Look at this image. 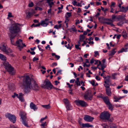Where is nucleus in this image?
I'll return each mask as SVG.
<instances>
[{
	"label": "nucleus",
	"instance_id": "14",
	"mask_svg": "<svg viewBox=\"0 0 128 128\" xmlns=\"http://www.w3.org/2000/svg\"><path fill=\"white\" fill-rule=\"evenodd\" d=\"M94 118L90 116L85 115L84 118V120L87 122H91L92 121Z\"/></svg>",
	"mask_w": 128,
	"mask_h": 128
},
{
	"label": "nucleus",
	"instance_id": "19",
	"mask_svg": "<svg viewBox=\"0 0 128 128\" xmlns=\"http://www.w3.org/2000/svg\"><path fill=\"white\" fill-rule=\"evenodd\" d=\"M103 100L106 105L108 104L110 102L108 97L107 96H104Z\"/></svg>",
	"mask_w": 128,
	"mask_h": 128
},
{
	"label": "nucleus",
	"instance_id": "24",
	"mask_svg": "<svg viewBox=\"0 0 128 128\" xmlns=\"http://www.w3.org/2000/svg\"><path fill=\"white\" fill-rule=\"evenodd\" d=\"M122 36L124 38H128L127 33L126 31L124 30L122 32Z\"/></svg>",
	"mask_w": 128,
	"mask_h": 128
},
{
	"label": "nucleus",
	"instance_id": "17",
	"mask_svg": "<svg viewBox=\"0 0 128 128\" xmlns=\"http://www.w3.org/2000/svg\"><path fill=\"white\" fill-rule=\"evenodd\" d=\"M110 86H107V87L105 86V87L106 88V95L109 96H111L112 93L111 91V88H110Z\"/></svg>",
	"mask_w": 128,
	"mask_h": 128
},
{
	"label": "nucleus",
	"instance_id": "38",
	"mask_svg": "<svg viewBox=\"0 0 128 128\" xmlns=\"http://www.w3.org/2000/svg\"><path fill=\"white\" fill-rule=\"evenodd\" d=\"M46 122H45L44 123H42L40 125L42 128H45L44 126L46 125Z\"/></svg>",
	"mask_w": 128,
	"mask_h": 128
},
{
	"label": "nucleus",
	"instance_id": "46",
	"mask_svg": "<svg viewBox=\"0 0 128 128\" xmlns=\"http://www.w3.org/2000/svg\"><path fill=\"white\" fill-rule=\"evenodd\" d=\"M47 118V116H46L44 118H41L40 120V122L42 123V122L44 120H45Z\"/></svg>",
	"mask_w": 128,
	"mask_h": 128
},
{
	"label": "nucleus",
	"instance_id": "6",
	"mask_svg": "<svg viewBox=\"0 0 128 128\" xmlns=\"http://www.w3.org/2000/svg\"><path fill=\"white\" fill-rule=\"evenodd\" d=\"M44 84L42 86V88L50 90L53 88V86L50 80L48 79L46 80L44 82Z\"/></svg>",
	"mask_w": 128,
	"mask_h": 128
},
{
	"label": "nucleus",
	"instance_id": "64",
	"mask_svg": "<svg viewBox=\"0 0 128 128\" xmlns=\"http://www.w3.org/2000/svg\"><path fill=\"white\" fill-rule=\"evenodd\" d=\"M54 82L55 83V84L56 85H57L58 84L60 83V82L57 80H55Z\"/></svg>",
	"mask_w": 128,
	"mask_h": 128
},
{
	"label": "nucleus",
	"instance_id": "49",
	"mask_svg": "<svg viewBox=\"0 0 128 128\" xmlns=\"http://www.w3.org/2000/svg\"><path fill=\"white\" fill-rule=\"evenodd\" d=\"M34 4L33 2H32L28 4V6L30 7H31L33 6Z\"/></svg>",
	"mask_w": 128,
	"mask_h": 128
},
{
	"label": "nucleus",
	"instance_id": "45",
	"mask_svg": "<svg viewBox=\"0 0 128 128\" xmlns=\"http://www.w3.org/2000/svg\"><path fill=\"white\" fill-rule=\"evenodd\" d=\"M66 20L64 22L68 23V22L69 20L68 19V18L67 16H65Z\"/></svg>",
	"mask_w": 128,
	"mask_h": 128
},
{
	"label": "nucleus",
	"instance_id": "30",
	"mask_svg": "<svg viewBox=\"0 0 128 128\" xmlns=\"http://www.w3.org/2000/svg\"><path fill=\"white\" fill-rule=\"evenodd\" d=\"M127 50L128 48H122L120 51L118 52V53H122L123 52H127Z\"/></svg>",
	"mask_w": 128,
	"mask_h": 128
},
{
	"label": "nucleus",
	"instance_id": "8",
	"mask_svg": "<svg viewBox=\"0 0 128 128\" xmlns=\"http://www.w3.org/2000/svg\"><path fill=\"white\" fill-rule=\"evenodd\" d=\"M92 96L90 90L86 91L85 93L84 96V99L86 100H91L92 99Z\"/></svg>",
	"mask_w": 128,
	"mask_h": 128
},
{
	"label": "nucleus",
	"instance_id": "51",
	"mask_svg": "<svg viewBox=\"0 0 128 128\" xmlns=\"http://www.w3.org/2000/svg\"><path fill=\"white\" fill-rule=\"evenodd\" d=\"M66 84H67L68 86V87L70 88H71V87L73 86L72 84H70L68 82Z\"/></svg>",
	"mask_w": 128,
	"mask_h": 128
},
{
	"label": "nucleus",
	"instance_id": "35",
	"mask_svg": "<svg viewBox=\"0 0 128 128\" xmlns=\"http://www.w3.org/2000/svg\"><path fill=\"white\" fill-rule=\"evenodd\" d=\"M52 56H54L57 60H58L60 58V56H59L56 55L54 53H52Z\"/></svg>",
	"mask_w": 128,
	"mask_h": 128
},
{
	"label": "nucleus",
	"instance_id": "56",
	"mask_svg": "<svg viewBox=\"0 0 128 128\" xmlns=\"http://www.w3.org/2000/svg\"><path fill=\"white\" fill-rule=\"evenodd\" d=\"M103 125L104 128H108V126L106 124H103Z\"/></svg>",
	"mask_w": 128,
	"mask_h": 128
},
{
	"label": "nucleus",
	"instance_id": "58",
	"mask_svg": "<svg viewBox=\"0 0 128 128\" xmlns=\"http://www.w3.org/2000/svg\"><path fill=\"white\" fill-rule=\"evenodd\" d=\"M81 11V10L80 8H78V11H77V12L78 13H80Z\"/></svg>",
	"mask_w": 128,
	"mask_h": 128
},
{
	"label": "nucleus",
	"instance_id": "50",
	"mask_svg": "<svg viewBox=\"0 0 128 128\" xmlns=\"http://www.w3.org/2000/svg\"><path fill=\"white\" fill-rule=\"evenodd\" d=\"M8 17L10 18H11L13 17V16L12 15V13L11 12H9L8 13Z\"/></svg>",
	"mask_w": 128,
	"mask_h": 128
},
{
	"label": "nucleus",
	"instance_id": "33",
	"mask_svg": "<svg viewBox=\"0 0 128 128\" xmlns=\"http://www.w3.org/2000/svg\"><path fill=\"white\" fill-rule=\"evenodd\" d=\"M80 42H82L83 41V40L85 38V36L84 35H80Z\"/></svg>",
	"mask_w": 128,
	"mask_h": 128
},
{
	"label": "nucleus",
	"instance_id": "42",
	"mask_svg": "<svg viewBox=\"0 0 128 128\" xmlns=\"http://www.w3.org/2000/svg\"><path fill=\"white\" fill-rule=\"evenodd\" d=\"M57 65V64L56 62H54L50 66L52 67H53L54 66H56Z\"/></svg>",
	"mask_w": 128,
	"mask_h": 128
},
{
	"label": "nucleus",
	"instance_id": "60",
	"mask_svg": "<svg viewBox=\"0 0 128 128\" xmlns=\"http://www.w3.org/2000/svg\"><path fill=\"white\" fill-rule=\"evenodd\" d=\"M90 7V4H88V6H85L84 8L85 9H88Z\"/></svg>",
	"mask_w": 128,
	"mask_h": 128
},
{
	"label": "nucleus",
	"instance_id": "57",
	"mask_svg": "<svg viewBox=\"0 0 128 128\" xmlns=\"http://www.w3.org/2000/svg\"><path fill=\"white\" fill-rule=\"evenodd\" d=\"M99 61H100L98 60H96L95 61V62L94 63V64L95 65L97 64H98H98H99Z\"/></svg>",
	"mask_w": 128,
	"mask_h": 128
},
{
	"label": "nucleus",
	"instance_id": "5",
	"mask_svg": "<svg viewBox=\"0 0 128 128\" xmlns=\"http://www.w3.org/2000/svg\"><path fill=\"white\" fill-rule=\"evenodd\" d=\"M20 115L22 119V123L23 124L27 127H29L26 120V113L24 112L21 111L20 112Z\"/></svg>",
	"mask_w": 128,
	"mask_h": 128
},
{
	"label": "nucleus",
	"instance_id": "53",
	"mask_svg": "<svg viewBox=\"0 0 128 128\" xmlns=\"http://www.w3.org/2000/svg\"><path fill=\"white\" fill-rule=\"evenodd\" d=\"M123 24V23L122 22H120L118 23L117 24L119 26H122Z\"/></svg>",
	"mask_w": 128,
	"mask_h": 128
},
{
	"label": "nucleus",
	"instance_id": "31",
	"mask_svg": "<svg viewBox=\"0 0 128 128\" xmlns=\"http://www.w3.org/2000/svg\"><path fill=\"white\" fill-rule=\"evenodd\" d=\"M66 106L67 110H72V107L70 104L66 105Z\"/></svg>",
	"mask_w": 128,
	"mask_h": 128
},
{
	"label": "nucleus",
	"instance_id": "54",
	"mask_svg": "<svg viewBox=\"0 0 128 128\" xmlns=\"http://www.w3.org/2000/svg\"><path fill=\"white\" fill-rule=\"evenodd\" d=\"M95 78L96 79L98 80H100V78L98 76H96V77Z\"/></svg>",
	"mask_w": 128,
	"mask_h": 128
},
{
	"label": "nucleus",
	"instance_id": "9",
	"mask_svg": "<svg viewBox=\"0 0 128 128\" xmlns=\"http://www.w3.org/2000/svg\"><path fill=\"white\" fill-rule=\"evenodd\" d=\"M7 46L6 44H1L0 45V50L2 51L5 52L6 54H8L12 52L11 50H7Z\"/></svg>",
	"mask_w": 128,
	"mask_h": 128
},
{
	"label": "nucleus",
	"instance_id": "23",
	"mask_svg": "<svg viewBox=\"0 0 128 128\" xmlns=\"http://www.w3.org/2000/svg\"><path fill=\"white\" fill-rule=\"evenodd\" d=\"M16 36V35H11L10 36V40L11 43L14 45L16 46V42L15 43L13 39Z\"/></svg>",
	"mask_w": 128,
	"mask_h": 128
},
{
	"label": "nucleus",
	"instance_id": "11",
	"mask_svg": "<svg viewBox=\"0 0 128 128\" xmlns=\"http://www.w3.org/2000/svg\"><path fill=\"white\" fill-rule=\"evenodd\" d=\"M105 78L104 80V86H106V87L107 86H110L111 84V83L110 82V77L109 76H106L104 77Z\"/></svg>",
	"mask_w": 128,
	"mask_h": 128
},
{
	"label": "nucleus",
	"instance_id": "15",
	"mask_svg": "<svg viewBox=\"0 0 128 128\" xmlns=\"http://www.w3.org/2000/svg\"><path fill=\"white\" fill-rule=\"evenodd\" d=\"M104 23L110 25L112 26H114V24L112 23V20L110 19H105L104 21Z\"/></svg>",
	"mask_w": 128,
	"mask_h": 128
},
{
	"label": "nucleus",
	"instance_id": "26",
	"mask_svg": "<svg viewBox=\"0 0 128 128\" xmlns=\"http://www.w3.org/2000/svg\"><path fill=\"white\" fill-rule=\"evenodd\" d=\"M106 105L108 106V109L111 111H112L114 108V106H113L112 104L110 103V102L108 104H107Z\"/></svg>",
	"mask_w": 128,
	"mask_h": 128
},
{
	"label": "nucleus",
	"instance_id": "1",
	"mask_svg": "<svg viewBox=\"0 0 128 128\" xmlns=\"http://www.w3.org/2000/svg\"><path fill=\"white\" fill-rule=\"evenodd\" d=\"M23 84L24 87V92L26 93L29 92L31 90H39V87L38 84L34 82L33 86L31 83V79L28 76H24L23 80Z\"/></svg>",
	"mask_w": 128,
	"mask_h": 128
},
{
	"label": "nucleus",
	"instance_id": "43",
	"mask_svg": "<svg viewBox=\"0 0 128 128\" xmlns=\"http://www.w3.org/2000/svg\"><path fill=\"white\" fill-rule=\"evenodd\" d=\"M71 46H67V45H66L65 46L68 49H70L71 50L72 48V47L73 46V44H71Z\"/></svg>",
	"mask_w": 128,
	"mask_h": 128
},
{
	"label": "nucleus",
	"instance_id": "63",
	"mask_svg": "<svg viewBox=\"0 0 128 128\" xmlns=\"http://www.w3.org/2000/svg\"><path fill=\"white\" fill-rule=\"evenodd\" d=\"M72 3L75 6L76 5V4L77 3V2L75 1H74L72 2Z\"/></svg>",
	"mask_w": 128,
	"mask_h": 128
},
{
	"label": "nucleus",
	"instance_id": "25",
	"mask_svg": "<svg viewBox=\"0 0 128 128\" xmlns=\"http://www.w3.org/2000/svg\"><path fill=\"white\" fill-rule=\"evenodd\" d=\"M47 2L50 8H51L52 5L54 4V3L52 2H50V0H47Z\"/></svg>",
	"mask_w": 128,
	"mask_h": 128
},
{
	"label": "nucleus",
	"instance_id": "61",
	"mask_svg": "<svg viewBox=\"0 0 128 128\" xmlns=\"http://www.w3.org/2000/svg\"><path fill=\"white\" fill-rule=\"evenodd\" d=\"M38 47L40 50L42 51H43V49H42L40 47V45H38Z\"/></svg>",
	"mask_w": 128,
	"mask_h": 128
},
{
	"label": "nucleus",
	"instance_id": "22",
	"mask_svg": "<svg viewBox=\"0 0 128 128\" xmlns=\"http://www.w3.org/2000/svg\"><path fill=\"white\" fill-rule=\"evenodd\" d=\"M30 107L31 109H33L34 110H35L38 109V108L36 107V106L32 102L30 103Z\"/></svg>",
	"mask_w": 128,
	"mask_h": 128
},
{
	"label": "nucleus",
	"instance_id": "4",
	"mask_svg": "<svg viewBox=\"0 0 128 128\" xmlns=\"http://www.w3.org/2000/svg\"><path fill=\"white\" fill-rule=\"evenodd\" d=\"M110 114L108 112H104L100 114V118L103 120H107L109 121L112 122L113 120L112 119H110Z\"/></svg>",
	"mask_w": 128,
	"mask_h": 128
},
{
	"label": "nucleus",
	"instance_id": "21",
	"mask_svg": "<svg viewBox=\"0 0 128 128\" xmlns=\"http://www.w3.org/2000/svg\"><path fill=\"white\" fill-rule=\"evenodd\" d=\"M124 96H114V102H117L121 99L124 98Z\"/></svg>",
	"mask_w": 128,
	"mask_h": 128
},
{
	"label": "nucleus",
	"instance_id": "47",
	"mask_svg": "<svg viewBox=\"0 0 128 128\" xmlns=\"http://www.w3.org/2000/svg\"><path fill=\"white\" fill-rule=\"evenodd\" d=\"M66 14L68 15V18L70 17V16H72V13L71 12H67L66 13Z\"/></svg>",
	"mask_w": 128,
	"mask_h": 128
},
{
	"label": "nucleus",
	"instance_id": "39",
	"mask_svg": "<svg viewBox=\"0 0 128 128\" xmlns=\"http://www.w3.org/2000/svg\"><path fill=\"white\" fill-rule=\"evenodd\" d=\"M18 94H16V92H14V94L12 96V97L14 98L16 96L18 98Z\"/></svg>",
	"mask_w": 128,
	"mask_h": 128
},
{
	"label": "nucleus",
	"instance_id": "13",
	"mask_svg": "<svg viewBox=\"0 0 128 128\" xmlns=\"http://www.w3.org/2000/svg\"><path fill=\"white\" fill-rule=\"evenodd\" d=\"M49 23V19L46 18L44 20L41 21L40 24V25L43 27H46Z\"/></svg>",
	"mask_w": 128,
	"mask_h": 128
},
{
	"label": "nucleus",
	"instance_id": "62",
	"mask_svg": "<svg viewBox=\"0 0 128 128\" xmlns=\"http://www.w3.org/2000/svg\"><path fill=\"white\" fill-rule=\"evenodd\" d=\"M121 35L120 34L118 35L116 37V38L118 39H119L120 38V37L121 36Z\"/></svg>",
	"mask_w": 128,
	"mask_h": 128
},
{
	"label": "nucleus",
	"instance_id": "7",
	"mask_svg": "<svg viewBox=\"0 0 128 128\" xmlns=\"http://www.w3.org/2000/svg\"><path fill=\"white\" fill-rule=\"evenodd\" d=\"M16 46H17L18 49L20 51L24 48V47H26V45L23 42L22 40L20 39L16 41Z\"/></svg>",
	"mask_w": 128,
	"mask_h": 128
},
{
	"label": "nucleus",
	"instance_id": "2",
	"mask_svg": "<svg viewBox=\"0 0 128 128\" xmlns=\"http://www.w3.org/2000/svg\"><path fill=\"white\" fill-rule=\"evenodd\" d=\"M0 59L5 61V62L3 63V64L5 66V68L7 71L9 72L12 75L14 74V72H12V71L14 70V68L8 62L6 61V57L3 54H0Z\"/></svg>",
	"mask_w": 128,
	"mask_h": 128
},
{
	"label": "nucleus",
	"instance_id": "44",
	"mask_svg": "<svg viewBox=\"0 0 128 128\" xmlns=\"http://www.w3.org/2000/svg\"><path fill=\"white\" fill-rule=\"evenodd\" d=\"M112 4L110 6L111 8H113L115 7V5L116 4L113 2H112L111 3Z\"/></svg>",
	"mask_w": 128,
	"mask_h": 128
},
{
	"label": "nucleus",
	"instance_id": "10",
	"mask_svg": "<svg viewBox=\"0 0 128 128\" xmlns=\"http://www.w3.org/2000/svg\"><path fill=\"white\" fill-rule=\"evenodd\" d=\"M5 116L8 119L13 123H14L16 122V116L10 113H7L5 115Z\"/></svg>",
	"mask_w": 128,
	"mask_h": 128
},
{
	"label": "nucleus",
	"instance_id": "29",
	"mask_svg": "<svg viewBox=\"0 0 128 128\" xmlns=\"http://www.w3.org/2000/svg\"><path fill=\"white\" fill-rule=\"evenodd\" d=\"M63 101L64 102L65 106L70 104L69 101L67 98L64 99L63 100Z\"/></svg>",
	"mask_w": 128,
	"mask_h": 128
},
{
	"label": "nucleus",
	"instance_id": "12",
	"mask_svg": "<svg viewBox=\"0 0 128 128\" xmlns=\"http://www.w3.org/2000/svg\"><path fill=\"white\" fill-rule=\"evenodd\" d=\"M76 104L78 106H80L82 107L88 106L87 103L85 101L81 100H76L75 101Z\"/></svg>",
	"mask_w": 128,
	"mask_h": 128
},
{
	"label": "nucleus",
	"instance_id": "40",
	"mask_svg": "<svg viewBox=\"0 0 128 128\" xmlns=\"http://www.w3.org/2000/svg\"><path fill=\"white\" fill-rule=\"evenodd\" d=\"M32 14V13L30 12H28L26 14L27 17L28 18H29Z\"/></svg>",
	"mask_w": 128,
	"mask_h": 128
},
{
	"label": "nucleus",
	"instance_id": "41",
	"mask_svg": "<svg viewBox=\"0 0 128 128\" xmlns=\"http://www.w3.org/2000/svg\"><path fill=\"white\" fill-rule=\"evenodd\" d=\"M79 45H77L76 44L75 45V47L76 49H77V50H81V48L79 47V46H80Z\"/></svg>",
	"mask_w": 128,
	"mask_h": 128
},
{
	"label": "nucleus",
	"instance_id": "32",
	"mask_svg": "<svg viewBox=\"0 0 128 128\" xmlns=\"http://www.w3.org/2000/svg\"><path fill=\"white\" fill-rule=\"evenodd\" d=\"M75 83L78 86H80V83L79 81V78H76V80L75 81Z\"/></svg>",
	"mask_w": 128,
	"mask_h": 128
},
{
	"label": "nucleus",
	"instance_id": "52",
	"mask_svg": "<svg viewBox=\"0 0 128 128\" xmlns=\"http://www.w3.org/2000/svg\"><path fill=\"white\" fill-rule=\"evenodd\" d=\"M39 59L38 58H36L35 57H34L33 59V61L34 62L36 60H38Z\"/></svg>",
	"mask_w": 128,
	"mask_h": 128
},
{
	"label": "nucleus",
	"instance_id": "18",
	"mask_svg": "<svg viewBox=\"0 0 128 128\" xmlns=\"http://www.w3.org/2000/svg\"><path fill=\"white\" fill-rule=\"evenodd\" d=\"M97 65L98 66H101V68H100V67H98V68L99 70H104V68L106 67V66L104 64H102L100 61H99V64H97Z\"/></svg>",
	"mask_w": 128,
	"mask_h": 128
},
{
	"label": "nucleus",
	"instance_id": "48",
	"mask_svg": "<svg viewBox=\"0 0 128 128\" xmlns=\"http://www.w3.org/2000/svg\"><path fill=\"white\" fill-rule=\"evenodd\" d=\"M116 75V74H112V78L113 79H115Z\"/></svg>",
	"mask_w": 128,
	"mask_h": 128
},
{
	"label": "nucleus",
	"instance_id": "36",
	"mask_svg": "<svg viewBox=\"0 0 128 128\" xmlns=\"http://www.w3.org/2000/svg\"><path fill=\"white\" fill-rule=\"evenodd\" d=\"M61 24H60L58 25H55L54 26V28L57 29H58L61 28Z\"/></svg>",
	"mask_w": 128,
	"mask_h": 128
},
{
	"label": "nucleus",
	"instance_id": "16",
	"mask_svg": "<svg viewBox=\"0 0 128 128\" xmlns=\"http://www.w3.org/2000/svg\"><path fill=\"white\" fill-rule=\"evenodd\" d=\"M79 124L81 126H80L81 128H89L92 127L93 126V125H90L88 123L86 124H82V123L80 122H79Z\"/></svg>",
	"mask_w": 128,
	"mask_h": 128
},
{
	"label": "nucleus",
	"instance_id": "28",
	"mask_svg": "<svg viewBox=\"0 0 128 128\" xmlns=\"http://www.w3.org/2000/svg\"><path fill=\"white\" fill-rule=\"evenodd\" d=\"M116 48H114L112 50V52H110L109 54V56H112L116 52V51L115 50H116Z\"/></svg>",
	"mask_w": 128,
	"mask_h": 128
},
{
	"label": "nucleus",
	"instance_id": "55",
	"mask_svg": "<svg viewBox=\"0 0 128 128\" xmlns=\"http://www.w3.org/2000/svg\"><path fill=\"white\" fill-rule=\"evenodd\" d=\"M90 83L92 84V86H95V82L94 80H92L90 82Z\"/></svg>",
	"mask_w": 128,
	"mask_h": 128
},
{
	"label": "nucleus",
	"instance_id": "37",
	"mask_svg": "<svg viewBox=\"0 0 128 128\" xmlns=\"http://www.w3.org/2000/svg\"><path fill=\"white\" fill-rule=\"evenodd\" d=\"M121 8L122 9L120 10V11L124 12H126V8H125L124 7L122 6Z\"/></svg>",
	"mask_w": 128,
	"mask_h": 128
},
{
	"label": "nucleus",
	"instance_id": "27",
	"mask_svg": "<svg viewBox=\"0 0 128 128\" xmlns=\"http://www.w3.org/2000/svg\"><path fill=\"white\" fill-rule=\"evenodd\" d=\"M42 106L43 108L46 109H49L50 108V104L45 105H42Z\"/></svg>",
	"mask_w": 128,
	"mask_h": 128
},
{
	"label": "nucleus",
	"instance_id": "59",
	"mask_svg": "<svg viewBox=\"0 0 128 128\" xmlns=\"http://www.w3.org/2000/svg\"><path fill=\"white\" fill-rule=\"evenodd\" d=\"M123 92L125 94H127L128 93V91L127 90H122Z\"/></svg>",
	"mask_w": 128,
	"mask_h": 128
},
{
	"label": "nucleus",
	"instance_id": "3",
	"mask_svg": "<svg viewBox=\"0 0 128 128\" xmlns=\"http://www.w3.org/2000/svg\"><path fill=\"white\" fill-rule=\"evenodd\" d=\"M20 30V25L18 24H12L9 28L11 35H15V34L19 32Z\"/></svg>",
	"mask_w": 128,
	"mask_h": 128
},
{
	"label": "nucleus",
	"instance_id": "20",
	"mask_svg": "<svg viewBox=\"0 0 128 128\" xmlns=\"http://www.w3.org/2000/svg\"><path fill=\"white\" fill-rule=\"evenodd\" d=\"M24 96V94L22 93H20L19 94L18 96V97L20 100L22 102H24V99L23 97Z\"/></svg>",
	"mask_w": 128,
	"mask_h": 128
},
{
	"label": "nucleus",
	"instance_id": "34",
	"mask_svg": "<svg viewBox=\"0 0 128 128\" xmlns=\"http://www.w3.org/2000/svg\"><path fill=\"white\" fill-rule=\"evenodd\" d=\"M118 18L120 20H126V18L122 16H119Z\"/></svg>",
	"mask_w": 128,
	"mask_h": 128
}]
</instances>
